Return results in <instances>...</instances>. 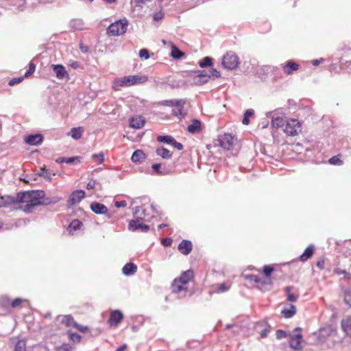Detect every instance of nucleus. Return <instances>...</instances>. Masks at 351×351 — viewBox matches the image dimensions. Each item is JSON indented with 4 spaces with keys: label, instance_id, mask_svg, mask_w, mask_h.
Listing matches in <instances>:
<instances>
[{
    "label": "nucleus",
    "instance_id": "6e6d98bb",
    "mask_svg": "<svg viewBox=\"0 0 351 351\" xmlns=\"http://www.w3.org/2000/svg\"><path fill=\"white\" fill-rule=\"evenodd\" d=\"M79 48L82 53H87L89 50V47L84 45L82 42L79 44Z\"/></svg>",
    "mask_w": 351,
    "mask_h": 351
},
{
    "label": "nucleus",
    "instance_id": "c756f323",
    "mask_svg": "<svg viewBox=\"0 0 351 351\" xmlns=\"http://www.w3.org/2000/svg\"><path fill=\"white\" fill-rule=\"evenodd\" d=\"M201 130V122L197 119H194L192 123L188 126V131L194 134Z\"/></svg>",
    "mask_w": 351,
    "mask_h": 351
},
{
    "label": "nucleus",
    "instance_id": "bb28decb",
    "mask_svg": "<svg viewBox=\"0 0 351 351\" xmlns=\"http://www.w3.org/2000/svg\"><path fill=\"white\" fill-rule=\"evenodd\" d=\"M145 158V154L141 149L136 150L132 157L131 160L133 162L138 163L142 162Z\"/></svg>",
    "mask_w": 351,
    "mask_h": 351
},
{
    "label": "nucleus",
    "instance_id": "bf43d9fd",
    "mask_svg": "<svg viewBox=\"0 0 351 351\" xmlns=\"http://www.w3.org/2000/svg\"><path fill=\"white\" fill-rule=\"evenodd\" d=\"M114 206L117 208L125 207L127 206V202L124 200L121 202H115Z\"/></svg>",
    "mask_w": 351,
    "mask_h": 351
},
{
    "label": "nucleus",
    "instance_id": "603ef678",
    "mask_svg": "<svg viewBox=\"0 0 351 351\" xmlns=\"http://www.w3.org/2000/svg\"><path fill=\"white\" fill-rule=\"evenodd\" d=\"M23 300L21 298H16L11 302V306L12 308H16L20 306V304L22 303Z\"/></svg>",
    "mask_w": 351,
    "mask_h": 351
},
{
    "label": "nucleus",
    "instance_id": "de8ad7c7",
    "mask_svg": "<svg viewBox=\"0 0 351 351\" xmlns=\"http://www.w3.org/2000/svg\"><path fill=\"white\" fill-rule=\"evenodd\" d=\"M150 0H131L130 4H134L136 7H141L142 4H144L146 1H149Z\"/></svg>",
    "mask_w": 351,
    "mask_h": 351
},
{
    "label": "nucleus",
    "instance_id": "ea45409f",
    "mask_svg": "<svg viewBox=\"0 0 351 351\" xmlns=\"http://www.w3.org/2000/svg\"><path fill=\"white\" fill-rule=\"evenodd\" d=\"M0 305L3 307H8L11 305L10 299L6 295L0 296Z\"/></svg>",
    "mask_w": 351,
    "mask_h": 351
},
{
    "label": "nucleus",
    "instance_id": "052dcab7",
    "mask_svg": "<svg viewBox=\"0 0 351 351\" xmlns=\"http://www.w3.org/2000/svg\"><path fill=\"white\" fill-rule=\"evenodd\" d=\"M163 14L162 12H156L154 14L153 19L154 21H160L162 19Z\"/></svg>",
    "mask_w": 351,
    "mask_h": 351
},
{
    "label": "nucleus",
    "instance_id": "2f4dec72",
    "mask_svg": "<svg viewBox=\"0 0 351 351\" xmlns=\"http://www.w3.org/2000/svg\"><path fill=\"white\" fill-rule=\"evenodd\" d=\"M156 152L158 156H160L165 159H169L171 157V154L169 150L165 147H159Z\"/></svg>",
    "mask_w": 351,
    "mask_h": 351
},
{
    "label": "nucleus",
    "instance_id": "c03bdc74",
    "mask_svg": "<svg viewBox=\"0 0 351 351\" xmlns=\"http://www.w3.org/2000/svg\"><path fill=\"white\" fill-rule=\"evenodd\" d=\"M344 301L351 306V288L345 291Z\"/></svg>",
    "mask_w": 351,
    "mask_h": 351
},
{
    "label": "nucleus",
    "instance_id": "9b49d317",
    "mask_svg": "<svg viewBox=\"0 0 351 351\" xmlns=\"http://www.w3.org/2000/svg\"><path fill=\"white\" fill-rule=\"evenodd\" d=\"M237 142V138L230 134H225L219 140L220 145L228 150L231 149Z\"/></svg>",
    "mask_w": 351,
    "mask_h": 351
},
{
    "label": "nucleus",
    "instance_id": "4c0bfd02",
    "mask_svg": "<svg viewBox=\"0 0 351 351\" xmlns=\"http://www.w3.org/2000/svg\"><path fill=\"white\" fill-rule=\"evenodd\" d=\"M157 140L158 142L171 145L174 142V138L171 136H158Z\"/></svg>",
    "mask_w": 351,
    "mask_h": 351
},
{
    "label": "nucleus",
    "instance_id": "79ce46f5",
    "mask_svg": "<svg viewBox=\"0 0 351 351\" xmlns=\"http://www.w3.org/2000/svg\"><path fill=\"white\" fill-rule=\"evenodd\" d=\"M92 158L95 162H97L98 164H101L104 161V154L101 152H99V154H93L92 156Z\"/></svg>",
    "mask_w": 351,
    "mask_h": 351
},
{
    "label": "nucleus",
    "instance_id": "dca6fc26",
    "mask_svg": "<svg viewBox=\"0 0 351 351\" xmlns=\"http://www.w3.org/2000/svg\"><path fill=\"white\" fill-rule=\"evenodd\" d=\"M302 335L300 333H295L291 336L289 339L290 347L294 350H300L302 348L301 344Z\"/></svg>",
    "mask_w": 351,
    "mask_h": 351
},
{
    "label": "nucleus",
    "instance_id": "4468645a",
    "mask_svg": "<svg viewBox=\"0 0 351 351\" xmlns=\"http://www.w3.org/2000/svg\"><path fill=\"white\" fill-rule=\"evenodd\" d=\"M85 193L82 190H77L73 191L69 196L67 203L70 206H73L81 202L84 197Z\"/></svg>",
    "mask_w": 351,
    "mask_h": 351
},
{
    "label": "nucleus",
    "instance_id": "5fc2aeb1",
    "mask_svg": "<svg viewBox=\"0 0 351 351\" xmlns=\"http://www.w3.org/2000/svg\"><path fill=\"white\" fill-rule=\"evenodd\" d=\"M71 348L70 345L65 343L58 348L56 351H69Z\"/></svg>",
    "mask_w": 351,
    "mask_h": 351
},
{
    "label": "nucleus",
    "instance_id": "f3484780",
    "mask_svg": "<svg viewBox=\"0 0 351 351\" xmlns=\"http://www.w3.org/2000/svg\"><path fill=\"white\" fill-rule=\"evenodd\" d=\"M53 70L58 79L64 80L68 78V73L64 66L61 64H53Z\"/></svg>",
    "mask_w": 351,
    "mask_h": 351
},
{
    "label": "nucleus",
    "instance_id": "1a4fd4ad",
    "mask_svg": "<svg viewBox=\"0 0 351 351\" xmlns=\"http://www.w3.org/2000/svg\"><path fill=\"white\" fill-rule=\"evenodd\" d=\"M301 131V126L299 121L296 119L287 121V124L284 132L289 136L297 135Z\"/></svg>",
    "mask_w": 351,
    "mask_h": 351
},
{
    "label": "nucleus",
    "instance_id": "c85d7f7f",
    "mask_svg": "<svg viewBox=\"0 0 351 351\" xmlns=\"http://www.w3.org/2000/svg\"><path fill=\"white\" fill-rule=\"evenodd\" d=\"M341 328L347 335H351V317H348L341 321Z\"/></svg>",
    "mask_w": 351,
    "mask_h": 351
},
{
    "label": "nucleus",
    "instance_id": "a18cd8bd",
    "mask_svg": "<svg viewBox=\"0 0 351 351\" xmlns=\"http://www.w3.org/2000/svg\"><path fill=\"white\" fill-rule=\"evenodd\" d=\"M36 70V65L30 62L29 64L28 70L25 72L24 77H28L29 75H32L33 73H34Z\"/></svg>",
    "mask_w": 351,
    "mask_h": 351
},
{
    "label": "nucleus",
    "instance_id": "2eb2a0df",
    "mask_svg": "<svg viewBox=\"0 0 351 351\" xmlns=\"http://www.w3.org/2000/svg\"><path fill=\"white\" fill-rule=\"evenodd\" d=\"M281 69L287 75H291L299 69L300 65L293 60H289L280 64Z\"/></svg>",
    "mask_w": 351,
    "mask_h": 351
},
{
    "label": "nucleus",
    "instance_id": "774afa93",
    "mask_svg": "<svg viewBox=\"0 0 351 351\" xmlns=\"http://www.w3.org/2000/svg\"><path fill=\"white\" fill-rule=\"evenodd\" d=\"M17 84L16 81L15 80V78H12L11 80H10L8 82V84L7 85L8 86H13L14 85H16Z\"/></svg>",
    "mask_w": 351,
    "mask_h": 351
},
{
    "label": "nucleus",
    "instance_id": "f257e3e1",
    "mask_svg": "<svg viewBox=\"0 0 351 351\" xmlns=\"http://www.w3.org/2000/svg\"><path fill=\"white\" fill-rule=\"evenodd\" d=\"M45 193L43 191H29L17 194L16 199L19 202L26 203L23 210L26 213L32 212V209L40 205H49L58 203L59 197H45Z\"/></svg>",
    "mask_w": 351,
    "mask_h": 351
},
{
    "label": "nucleus",
    "instance_id": "f8f14e48",
    "mask_svg": "<svg viewBox=\"0 0 351 351\" xmlns=\"http://www.w3.org/2000/svg\"><path fill=\"white\" fill-rule=\"evenodd\" d=\"M195 73V75L193 77V82L197 86H202L210 80V75H207V71L205 70L197 71Z\"/></svg>",
    "mask_w": 351,
    "mask_h": 351
},
{
    "label": "nucleus",
    "instance_id": "e2e57ef3",
    "mask_svg": "<svg viewBox=\"0 0 351 351\" xmlns=\"http://www.w3.org/2000/svg\"><path fill=\"white\" fill-rule=\"evenodd\" d=\"M172 239L171 238H166L162 241V243L165 246H169L171 244Z\"/></svg>",
    "mask_w": 351,
    "mask_h": 351
},
{
    "label": "nucleus",
    "instance_id": "ddd939ff",
    "mask_svg": "<svg viewBox=\"0 0 351 351\" xmlns=\"http://www.w3.org/2000/svg\"><path fill=\"white\" fill-rule=\"evenodd\" d=\"M267 117L271 118V125L273 128H281L287 122L283 117L278 115L276 111L267 112Z\"/></svg>",
    "mask_w": 351,
    "mask_h": 351
},
{
    "label": "nucleus",
    "instance_id": "0e129e2a",
    "mask_svg": "<svg viewBox=\"0 0 351 351\" xmlns=\"http://www.w3.org/2000/svg\"><path fill=\"white\" fill-rule=\"evenodd\" d=\"M172 145L178 150H182L183 149V145L180 143L177 142L175 139Z\"/></svg>",
    "mask_w": 351,
    "mask_h": 351
},
{
    "label": "nucleus",
    "instance_id": "09e8293b",
    "mask_svg": "<svg viewBox=\"0 0 351 351\" xmlns=\"http://www.w3.org/2000/svg\"><path fill=\"white\" fill-rule=\"evenodd\" d=\"M38 175L47 179H50V173L48 171V170L45 169H41L40 171L38 173Z\"/></svg>",
    "mask_w": 351,
    "mask_h": 351
},
{
    "label": "nucleus",
    "instance_id": "37998d69",
    "mask_svg": "<svg viewBox=\"0 0 351 351\" xmlns=\"http://www.w3.org/2000/svg\"><path fill=\"white\" fill-rule=\"evenodd\" d=\"M138 56H139L140 58H145V60L149 59V57H150L149 50L145 49V48L141 49L139 51Z\"/></svg>",
    "mask_w": 351,
    "mask_h": 351
},
{
    "label": "nucleus",
    "instance_id": "b1692460",
    "mask_svg": "<svg viewBox=\"0 0 351 351\" xmlns=\"http://www.w3.org/2000/svg\"><path fill=\"white\" fill-rule=\"evenodd\" d=\"M136 271L137 266L132 263H128L125 264L122 269V272L125 276H132L134 274Z\"/></svg>",
    "mask_w": 351,
    "mask_h": 351
},
{
    "label": "nucleus",
    "instance_id": "6ab92c4d",
    "mask_svg": "<svg viewBox=\"0 0 351 351\" xmlns=\"http://www.w3.org/2000/svg\"><path fill=\"white\" fill-rule=\"evenodd\" d=\"M128 228L131 231H136L138 230H141L142 232H147L149 229L147 225L143 223H137V222L134 220H132L129 223Z\"/></svg>",
    "mask_w": 351,
    "mask_h": 351
},
{
    "label": "nucleus",
    "instance_id": "a19ab883",
    "mask_svg": "<svg viewBox=\"0 0 351 351\" xmlns=\"http://www.w3.org/2000/svg\"><path fill=\"white\" fill-rule=\"evenodd\" d=\"M207 75H210V79H215L221 77L220 72L214 68H211L208 71H207Z\"/></svg>",
    "mask_w": 351,
    "mask_h": 351
},
{
    "label": "nucleus",
    "instance_id": "20e7f679",
    "mask_svg": "<svg viewBox=\"0 0 351 351\" xmlns=\"http://www.w3.org/2000/svg\"><path fill=\"white\" fill-rule=\"evenodd\" d=\"M128 25L127 19H120L111 23L107 28L109 36H118L125 33Z\"/></svg>",
    "mask_w": 351,
    "mask_h": 351
},
{
    "label": "nucleus",
    "instance_id": "f704fd0d",
    "mask_svg": "<svg viewBox=\"0 0 351 351\" xmlns=\"http://www.w3.org/2000/svg\"><path fill=\"white\" fill-rule=\"evenodd\" d=\"M296 313V308L294 305H291V307L289 309H283L281 312V313L283 315V316L286 318H290L293 317Z\"/></svg>",
    "mask_w": 351,
    "mask_h": 351
},
{
    "label": "nucleus",
    "instance_id": "338daca9",
    "mask_svg": "<svg viewBox=\"0 0 351 351\" xmlns=\"http://www.w3.org/2000/svg\"><path fill=\"white\" fill-rule=\"evenodd\" d=\"M95 186V181H90L87 184L86 189H93Z\"/></svg>",
    "mask_w": 351,
    "mask_h": 351
},
{
    "label": "nucleus",
    "instance_id": "a878e982",
    "mask_svg": "<svg viewBox=\"0 0 351 351\" xmlns=\"http://www.w3.org/2000/svg\"><path fill=\"white\" fill-rule=\"evenodd\" d=\"M314 246L313 245H310L308 246L304 252L302 253V254L300 257V260L302 262H304L307 261L308 258H310L314 252Z\"/></svg>",
    "mask_w": 351,
    "mask_h": 351
},
{
    "label": "nucleus",
    "instance_id": "49530a36",
    "mask_svg": "<svg viewBox=\"0 0 351 351\" xmlns=\"http://www.w3.org/2000/svg\"><path fill=\"white\" fill-rule=\"evenodd\" d=\"M329 162L331 165H342L343 162L337 157V156H332L329 159Z\"/></svg>",
    "mask_w": 351,
    "mask_h": 351
},
{
    "label": "nucleus",
    "instance_id": "cd10ccee",
    "mask_svg": "<svg viewBox=\"0 0 351 351\" xmlns=\"http://www.w3.org/2000/svg\"><path fill=\"white\" fill-rule=\"evenodd\" d=\"M84 22L82 19H73L69 22V27L74 30H82L84 29Z\"/></svg>",
    "mask_w": 351,
    "mask_h": 351
},
{
    "label": "nucleus",
    "instance_id": "0eeeda50",
    "mask_svg": "<svg viewBox=\"0 0 351 351\" xmlns=\"http://www.w3.org/2000/svg\"><path fill=\"white\" fill-rule=\"evenodd\" d=\"M335 332L332 326H326L321 328L317 332H315L314 335L317 337L318 341L320 343H323L326 342L328 338L333 336Z\"/></svg>",
    "mask_w": 351,
    "mask_h": 351
},
{
    "label": "nucleus",
    "instance_id": "39448f33",
    "mask_svg": "<svg viewBox=\"0 0 351 351\" xmlns=\"http://www.w3.org/2000/svg\"><path fill=\"white\" fill-rule=\"evenodd\" d=\"M221 63L225 69L234 70L238 67L239 59L234 52L229 51L223 56Z\"/></svg>",
    "mask_w": 351,
    "mask_h": 351
},
{
    "label": "nucleus",
    "instance_id": "680f3d73",
    "mask_svg": "<svg viewBox=\"0 0 351 351\" xmlns=\"http://www.w3.org/2000/svg\"><path fill=\"white\" fill-rule=\"evenodd\" d=\"M270 332V330L269 328H266L261 330L260 332L261 337L265 338L267 336L268 333Z\"/></svg>",
    "mask_w": 351,
    "mask_h": 351
},
{
    "label": "nucleus",
    "instance_id": "a211bd4d",
    "mask_svg": "<svg viewBox=\"0 0 351 351\" xmlns=\"http://www.w3.org/2000/svg\"><path fill=\"white\" fill-rule=\"evenodd\" d=\"M43 141V136L41 134L29 135L25 137V141L26 143L31 145H38Z\"/></svg>",
    "mask_w": 351,
    "mask_h": 351
},
{
    "label": "nucleus",
    "instance_id": "58836bf2",
    "mask_svg": "<svg viewBox=\"0 0 351 351\" xmlns=\"http://www.w3.org/2000/svg\"><path fill=\"white\" fill-rule=\"evenodd\" d=\"M253 114H254V110L253 109H247L245 111V114H244V117H243L242 123L244 125H248L249 123H250L249 117L252 116Z\"/></svg>",
    "mask_w": 351,
    "mask_h": 351
},
{
    "label": "nucleus",
    "instance_id": "e433bc0d",
    "mask_svg": "<svg viewBox=\"0 0 351 351\" xmlns=\"http://www.w3.org/2000/svg\"><path fill=\"white\" fill-rule=\"evenodd\" d=\"M14 351H27L26 342L24 340H19L14 346Z\"/></svg>",
    "mask_w": 351,
    "mask_h": 351
},
{
    "label": "nucleus",
    "instance_id": "5701e85b",
    "mask_svg": "<svg viewBox=\"0 0 351 351\" xmlns=\"http://www.w3.org/2000/svg\"><path fill=\"white\" fill-rule=\"evenodd\" d=\"M287 300L290 302H295L299 297V293L293 287H287L285 288Z\"/></svg>",
    "mask_w": 351,
    "mask_h": 351
},
{
    "label": "nucleus",
    "instance_id": "393cba45",
    "mask_svg": "<svg viewBox=\"0 0 351 351\" xmlns=\"http://www.w3.org/2000/svg\"><path fill=\"white\" fill-rule=\"evenodd\" d=\"M82 226L83 223L80 220L74 219L70 223L67 231L70 234H73L77 230H80Z\"/></svg>",
    "mask_w": 351,
    "mask_h": 351
},
{
    "label": "nucleus",
    "instance_id": "69168bd1",
    "mask_svg": "<svg viewBox=\"0 0 351 351\" xmlns=\"http://www.w3.org/2000/svg\"><path fill=\"white\" fill-rule=\"evenodd\" d=\"M250 279L252 281H254L255 282H257V283L261 282L260 278L258 276H256V275H251L250 276Z\"/></svg>",
    "mask_w": 351,
    "mask_h": 351
},
{
    "label": "nucleus",
    "instance_id": "3c124183",
    "mask_svg": "<svg viewBox=\"0 0 351 351\" xmlns=\"http://www.w3.org/2000/svg\"><path fill=\"white\" fill-rule=\"evenodd\" d=\"M70 338L75 343H78L81 340V336L77 333H71Z\"/></svg>",
    "mask_w": 351,
    "mask_h": 351
},
{
    "label": "nucleus",
    "instance_id": "7ed1b4c3",
    "mask_svg": "<svg viewBox=\"0 0 351 351\" xmlns=\"http://www.w3.org/2000/svg\"><path fill=\"white\" fill-rule=\"evenodd\" d=\"M147 80V77L145 75H128L114 79V84L117 86H131L143 83Z\"/></svg>",
    "mask_w": 351,
    "mask_h": 351
},
{
    "label": "nucleus",
    "instance_id": "7c9ffc66",
    "mask_svg": "<svg viewBox=\"0 0 351 351\" xmlns=\"http://www.w3.org/2000/svg\"><path fill=\"white\" fill-rule=\"evenodd\" d=\"M171 56L173 59H180L184 56V53L181 51L175 45L171 43Z\"/></svg>",
    "mask_w": 351,
    "mask_h": 351
},
{
    "label": "nucleus",
    "instance_id": "c9c22d12",
    "mask_svg": "<svg viewBox=\"0 0 351 351\" xmlns=\"http://www.w3.org/2000/svg\"><path fill=\"white\" fill-rule=\"evenodd\" d=\"M213 64V58L209 56H206L199 62V66L202 68L210 66Z\"/></svg>",
    "mask_w": 351,
    "mask_h": 351
},
{
    "label": "nucleus",
    "instance_id": "f03ea898",
    "mask_svg": "<svg viewBox=\"0 0 351 351\" xmlns=\"http://www.w3.org/2000/svg\"><path fill=\"white\" fill-rule=\"evenodd\" d=\"M193 272L191 270H187L182 273L178 279H175L171 287L173 293H179L183 291H186L187 284L193 278Z\"/></svg>",
    "mask_w": 351,
    "mask_h": 351
},
{
    "label": "nucleus",
    "instance_id": "aec40b11",
    "mask_svg": "<svg viewBox=\"0 0 351 351\" xmlns=\"http://www.w3.org/2000/svg\"><path fill=\"white\" fill-rule=\"evenodd\" d=\"M145 123V119L142 116H138L135 117H132L130 120V127L136 129L142 128Z\"/></svg>",
    "mask_w": 351,
    "mask_h": 351
},
{
    "label": "nucleus",
    "instance_id": "72a5a7b5",
    "mask_svg": "<svg viewBox=\"0 0 351 351\" xmlns=\"http://www.w3.org/2000/svg\"><path fill=\"white\" fill-rule=\"evenodd\" d=\"M84 130L82 128H73L71 130V132L69 134L74 138V139H79L82 137V134Z\"/></svg>",
    "mask_w": 351,
    "mask_h": 351
},
{
    "label": "nucleus",
    "instance_id": "13d9d810",
    "mask_svg": "<svg viewBox=\"0 0 351 351\" xmlns=\"http://www.w3.org/2000/svg\"><path fill=\"white\" fill-rule=\"evenodd\" d=\"M69 65L72 69H77L80 66V64L77 61H70Z\"/></svg>",
    "mask_w": 351,
    "mask_h": 351
},
{
    "label": "nucleus",
    "instance_id": "412c9836",
    "mask_svg": "<svg viewBox=\"0 0 351 351\" xmlns=\"http://www.w3.org/2000/svg\"><path fill=\"white\" fill-rule=\"evenodd\" d=\"M192 243L187 240H183L178 245L179 251L184 254L188 255L192 250Z\"/></svg>",
    "mask_w": 351,
    "mask_h": 351
},
{
    "label": "nucleus",
    "instance_id": "6e6552de",
    "mask_svg": "<svg viewBox=\"0 0 351 351\" xmlns=\"http://www.w3.org/2000/svg\"><path fill=\"white\" fill-rule=\"evenodd\" d=\"M185 103L186 100L184 99L167 100L164 101L165 105L173 106L175 104L178 107L173 110V114L178 117H183L185 116L186 112L183 109V106Z\"/></svg>",
    "mask_w": 351,
    "mask_h": 351
},
{
    "label": "nucleus",
    "instance_id": "4be33fe9",
    "mask_svg": "<svg viewBox=\"0 0 351 351\" xmlns=\"http://www.w3.org/2000/svg\"><path fill=\"white\" fill-rule=\"evenodd\" d=\"M123 315L121 311L116 310L111 313L109 322L111 326L117 325L123 319Z\"/></svg>",
    "mask_w": 351,
    "mask_h": 351
},
{
    "label": "nucleus",
    "instance_id": "864d4df0",
    "mask_svg": "<svg viewBox=\"0 0 351 351\" xmlns=\"http://www.w3.org/2000/svg\"><path fill=\"white\" fill-rule=\"evenodd\" d=\"M286 332L282 330H278L276 331V338L278 339L285 338L287 337Z\"/></svg>",
    "mask_w": 351,
    "mask_h": 351
},
{
    "label": "nucleus",
    "instance_id": "9d476101",
    "mask_svg": "<svg viewBox=\"0 0 351 351\" xmlns=\"http://www.w3.org/2000/svg\"><path fill=\"white\" fill-rule=\"evenodd\" d=\"M91 210L97 215H105L107 219H111L112 214L108 212V208L103 204L97 202H93L90 204Z\"/></svg>",
    "mask_w": 351,
    "mask_h": 351
},
{
    "label": "nucleus",
    "instance_id": "4d7b16f0",
    "mask_svg": "<svg viewBox=\"0 0 351 351\" xmlns=\"http://www.w3.org/2000/svg\"><path fill=\"white\" fill-rule=\"evenodd\" d=\"M161 165L158 163L153 164L152 168L157 172L158 174H162V171H160Z\"/></svg>",
    "mask_w": 351,
    "mask_h": 351
},
{
    "label": "nucleus",
    "instance_id": "8fccbe9b",
    "mask_svg": "<svg viewBox=\"0 0 351 351\" xmlns=\"http://www.w3.org/2000/svg\"><path fill=\"white\" fill-rule=\"evenodd\" d=\"M273 270L274 268L268 265H265L263 267V272L267 277H269L271 275Z\"/></svg>",
    "mask_w": 351,
    "mask_h": 351
},
{
    "label": "nucleus",
    "instance_id": "473e14b6",
    "mask_svg": "<svg viewBox=\"0 0 351 351\" xmlns=\"http://www.w3.org/2000/svg\"><path fill=\"white\" fill-rule=\"evenodd\" d=\"M62 323L67 326H73L74 327H77V323L74 321L73 317L70 315L64 316L62 319Z\"/></svg>",
    "mask_w": 351,
    "mask_h": 351
},
{
    "label": "nucleus",
    "instance_id": "423d86ee",
    "mask_svg": "<svg viewBox=\"0 0 351 351\" xmlns=\"http://www.w3.org/2000/svg\"><path fill=\"white\" fill-rule=\"evenodd\" d=\"M280 73V69L269 65H263L258 67L256 70L257 76L262 80H265L268 75H274V78Z\"/></svg>",
    "mask_w": 351,
    "mask_h": 351
}]
</instances>
